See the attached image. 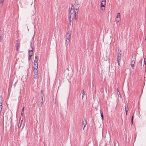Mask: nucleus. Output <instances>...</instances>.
Masks as SVG:
<instances>
[{"instance_id": "nucleus-1", "label": "nucleus", "mask_w": 146, "mask_h": 146, "mask_svg": "<svg viewBox=\"0 0 146 146\" xmlns=\"http://www.w3.org/2000/svg\"><path fill=\"white\" fill-rule=\"evenodd\" d=\"M72 7L69 13V17L70 22H73V19H76V16L78 13L79 8L78 5H76L74 7L73 4H72Z\"/></svg>"}, {"instance_id": "nucleus-2", "label": "nucleus", "mask_w": 146, "mask_h": 146, "mask_svg": "<svg viewBox=\"0 0 146 146\" xmlns=\"http://www.w3.org/2000/svg\"><path fill=\"white\" fill-rule=\"evenodd\" d=\"M71 32L70 31H68L66 34V44L68 45L70 41L71 38Z\"/></svg>"}, {"instance_id": "nucleus-3", "label": "nucleus", "mask_w": 146, "mask_h": 146, "mask_svg": "<svg viewBox=\"0 0 146 146\" xmlns=\"http://www.w3.org/2000/svg\"><path fill=\"white\" fill-rule=\"evenodd\" d=\"M31 47L32 48V49L31 50H29V61L31 60V57L32 56V54H33V45L32 44H31Z\"/></svg>"}, {"instance_id": "nucleus-4", "label": "nucleus", "mask_w": 146, "mask_h": 146, "mask_svg": "<svg viewBox=\"0 0 146 146\" xmlns=\"http://www.w3.org/2000/svg\"><path fill=\"white\" fill-rule=\"evenodd\" d=\"M106 1L105 0L102 1L101 3V7H104V8H102V10H103L105 9V5H106Z\"/></svg>"}, {"instance_id": "nucleus-5", "label": "nucleus", "mask_w": 146, "mask_h": 146, "mask_svg": "<svg viewBox=\"0 0 146 146\" xmlns=\"http://www.w3.org/2000/svg\"><path fill=\"white\" fill-rule=\"evenodd\" d=\"M86 119H84L82 123V125L83 126V130H84V128L86 127Z\"/></svg>"}, {"instance_id": "nucleus-6", "label": "nucleus", "mask_w": 146, "mask_h": 146, "mask_svg": "<svg viewBox=\"0 0 146 146\" xmlns=\"http://www.w3.org/2000/svg\"><path fill=\"white\" fill-rule=\"evenodd\" d=\"M34 78L36 80L38 78V71L37 70L35 71L34 72Z\"/></svg>"}, {"instance_id": "nucleus-7", "label": "nucleus", "mask_w": 146, "mask_h": 146, "mask_svg": "<svg viewBox=\"0 0 146 146\" xmlns=\"http://www.w3.org/2000/svg\"><path fill=\"white\" fill-rule=\"evenodd\" d=\"M120 13H117V19H116V21L117 22H118L119 21V20H120Z\"/></svg>"}, {"instance_id": "nucleus-8", "label": "nucleus", "mask_w": 146, "mask_h": 146, "mask_svg": "<svg viewBox=\"0 0 146 146\" xmlns=\"http://www.w3.org/2000/svg\"><path fill=\"white\" fill-rule=\"evenodd\" d=\"M23 120V118H22V120L21 121H19L18 125V128L20 129L21 126V124L22 123V121Z\"/></svg>"}, {"instance_id": "nucleus-9", "label": "nucleus", "mask_w": 146, "mask_h": 146, "mask_svg": "<svg viewBox=\"0 0 146 146\" xmlns=\"http://www.w3.org/2000/svg\"><path fill=\"white\" fill-rule=\"evenodd\" d=\"M34 66H33V68L35 70H36L38 68V64H34Z\"/></svg>"}, {"instance_id": "nucleus-10", "label": "nucleus", "mask_w": 146, "mask_h": 146, "mask_svg": "<svg viewBox=\"0 0 146 146\" xmlns=\"http://www.w3.org/2000/svg\"><path fill=\"white\" fill-rule=\"evenodd\" d=\"M135 63V62L134 60H132L131 64V65L132 67H133L134 66Z\"/></svg>"}, {"instance_id": "nucleus-11", "label": "nucleus", "mask_w": 146, "mask_h": 146, "mask_svg": "<svg viewBox=\"0 0 146 146\" xmlns=\"http://www.w3.org/2000/svg\"><path fill=\"white\" fill-rule=\"evenodd\" d=\"M121 55H118L117 56V61H120Z\"/></svg>"}, {"instance_id": "nucleus-12", "label": "nucleus", "mask_w": 146, "mask_h": 146, "mask_svg": "<svg viewBox=\"0 0 146 146\" xmlns=\"http://www.w3.org/2000/svg\"><path fill=\"white\" fill-rule=\"evenodd\" d=\"M128 107V105L127 104H126L125 107V110L126 111V115H127V112L128 111V110H127V108Z\"/></svg>"}, {"instance_id": "nucleus-13", "label": "nucleus", "mask_w": 146, "mask_h": 146, "mask_svg": "<svg viewBox=\"0 0 146 146\" xmlns=\"http://www.w3.org/2000/svg\"><path fill=\"white\" fill-rule=\"evenodd\" d=\"M100 113H101V117H102V119H103V118H104L103 113V112L101 110H100Z\"/></svg>"}, {"instance_id": "nucleus-14", "label": "nucleus", "mask_w": 146, "mask_h": 146, "mask_svg": "<svg viewBox=\"0 0 146 146\" xmlns=\"http://www.w3.org/2000/svg\"><path fill=\"white\" fill-rule=\"evenodd\" d=\"M118 55H121V50L118 49Z\"/></svg>"}, {"instance_id": "nucleus-15", "label": "nucleus", "mask_w": 146, "mask_h": 146, "mask_svg": "<svg viewBox=\"0 0 146 146\" xmlns=\"http://www.w3.org/2000/svg\"><path fill=\"white\" fill-rule=\"evenodd\" d=\"M2 109V104H0V112H1Z\"/></svg>"}, {"instance_id": "nucleus-16", "label": "nucleus", "mask_w": 146, "mask_h": 146, "mask_svg": "<svg viewBox=\"0 0 146 146\" xmlns=\"http://www.w3.org/2000/svg\"><path fill=\"white\" fill-rule=\"evenodd\" d=\"M84 94H85V93H84V90H82V98H83L84 96Z\"/></svg>"}, {"instance_id": "nucleus-17", "label": "nucleus", "mask_w": 146, "mask_h": 146, "mask_svg": "<svg viewBox=\"0 0 146 146\" xmlns=\"http://www.w3.org/2000/svg\"><path fill=\"white\" fill-rule=\"evenodd\" d=\"M2 98L1 97V96H0V104H2V102H1V101H2Z\"/></svg>"}, {"instance_id": "nucleus-18", "label": "nucleus", "mask_w": 146, "mask_h": 146, "mask_svg": "<svg viewBox=\"0 0 146 146\" xmlns=\"http://www.w3.org/2000/svg\"><path fill=\"white\" fill-rule=\"evenodd\" d=\"M38 64L37 63V60H34V64Z\"/></svg>"}, {"instance_id": "nucleus-19", "label": "nucleus", "mask_w": 146, "mask_h": 146, "mask_svg": "<svg viewBox=\"0 0 146 146\" xmlns=\"http://www.w3.org/2000/svg\"><path fill=\"white\" fill-rule=\"evenodd\" d=\"M41 100H42V101L43 102V95H42V94H41Z\"/></svg>"}, {"instance_id": "nucleus-20", "label": "nucleus", "mask_w": 146, "mask_h": 146, "mask_svg": "<svg viewBox=\"0 0 146 146\" xmlns=\"http://www.w3.org/2000/svg\"><path fill=\"white\" fill-rule=\"evenodd\" d=\"M133 115L132 116V118H131V119L132 124L133 123Z\"/></svg>"}, {"instance_id": "nucleus-21", "label": "nucleus", "mask_w": 146, "mask_h": 146, "mask_svg": "<svg viewBox=\"0 0 146 146\" xmlns=\"http://www.w3.org/2000/svg\"><path fill=\"white\" fill-rule=\"evenodd\" d=\"M24 109H25V107L24 106H23V108L22 109L21 112H24Z\"/></svg>"}, {"instance_id": "nucleus-22", "label": "nucleus", "mask_w": 146, "mask_h": 146, "mask_svg": "<svg viewBox=\"0 0 146 146\" xmlns=\"http://www.w3.org/2000/svg\"><path fill=\"white\" fill-rule=\"evenodd\" d=\"M23 115H24V112H21V116H22L23 118Z\"/></svg>"}, {"instance_id": "nucleus-23", "label": "nucleus", "mask_w": 146, "mask_h": 146, "mask_svg": "<svg viewBox=\"0 0 146 146\" xmlns=\"http://www.w3.org/2000/svg\"><path fill=\"white\" fill-rule=\"evenodd\" d=\"M35 60H37L38 61V59H37V56H35Z\"/></svg>"}, {"instance_id": "nucleus-24", "label": "nucleus", "mask_w": 146, "mask_h": 146, "mask_svg": "<svg viewBox=\"0 0 146 146\" xmlns=\"http://www.w3.org/2000/svg\"><path fill=\"white\" fill-rule=\"evenodd\" d=\"M43 102L41 101V102H40V104L41 105V106H42V104H43Z\"/></svg>"}, {"instance_id": "nucleus-25", "label": "nucleus", "mask_w": 146, "mask_h": 146, "mask_svg": "<svg viewBox=\"0 0 146 146\" xmlns=\"http://www.w3.org/2000/svg\"><path fill=\"white\" fill-rule=\"evenodd\" d=\"M3 5V3L0 2V7H1Z\"/></svg>"}, {"instance_id": "nucleus-26", "label": "nucleus", "mask_w": 146, "mask_h": 146, "mask_svg": "<svg viewBox=\"0 0 146 146\" xmlns=\"http://www.w3.org/2000/svg\"><path fill=\"white\" fill-rule=\"evenodd\" d=\"M2 40V36L1 35H0V42Z\"/></svg>"}, {"instance_id": "nucleus-27", "label": "nucleus", "mask_w": 146, "mask_h": 146, "mask_svg": "<svg viewBox=\"0 0 146 146\" xmlns=\"http://www.w3.org/2000/svg\"><path fill=\"white\" fill-rule=\"evenodd\" d=\"M145 59H144V64L145 65H146V61H145Z\"/></svg>"}, {"instance_id": "nucleus-28", "label": "nucleus", "mask_w": 146, "mask_h": 146, "mask_svg": "<svg viewBox=\"0 0 146 146\" xmlns=\"http://www.w3.org/2000/svg\"><path fill=\"white\" fill-rule=\"evenodd\" d=\"M4 1V0H1V1L0 2H1V3H3Z\"/></svg>"}, {"instance_id": "nucleus-29", "label": "nucleus", "mask_w": 146, "mask_h": 146, "mask_svg": "<svg viewBox=\"0 0 146 146\" xmlns=\"http://www.w3.org/2000/svg\"><path fill=\"white\" fill-rule=\"evenodd\" d=\"M120 61H117V63H118V65H119V66H120L119 65V62H120Z\"/></svg>"}, {"instance_id": "nucleus-30", "label": "nucleus", "mask_w": 146, "mask_h": 146, "mask_svg": "<svg viewBox=\"0 0 146 146\" xmlns=\"http://www.w3.org/2000/svg\"><path fill=\"white\" fill-rule=\"evenodd\" d=\"M16 50H17L18 51V47H17V46H16Z\"/></svg>"}, {"instance_id": "nucleus-31", "label": "nucleus", "mask_w": 146, "mask_h": 146, "mask_svg": "<svg viewBox=\"0 0 146 146\" xmlns=\"http://www.w3.org/2000/svg\"><path fill=\"white\" fill-rule=\"evenodd\" d=\"M139 63L141 65V61H139Z\"/></svg>"}, {"instance_id": "nucleus-32", "label": "nucleus", "mask_w": 146, "mask_h": 146, "mask_svg": "<svg viewBox=\"0 0 146 146\" xmlns=\"http://www.w3.org/2000/svg\"><path fill=\"white\" fill-rule=\"evenodd\" d=\"M18 46H19V43H17V44H16V46L18 47Z\"/></svg>"}, {"instance_id": "nucleus-33", "label": "nucleus", "mask_w": 146, "mask_h": 146, "mask_svg": "<svg viewBox=\"0 0 146 146\" xmlns=\"http://www.w3.org/2000/svg\"><path fill=\"white\" fill-rule=\"evenodd\" d=\"M41 93H42V94H42H42H43V91H42V90H41Z\"/></svg>"}, {"instance_id": "nucleus-34", "label": "nucleus", "mask_w": 146, "mask_h": 146, "mask_svg": "<svg viewBox=\"0 0 146 146\" xmlns=\"http://www.w3.org/2000/svg\"><path fill=\"white\" fill-rule=\"evenodd\" d=\"M145 41H146V37H145Z\"/></svg>"}]
</instances>
